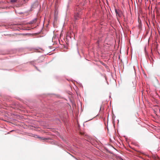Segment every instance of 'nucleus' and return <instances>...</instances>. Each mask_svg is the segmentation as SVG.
I'll use <instances>...</instances> for the list:
<instances>
[{
	"label": "nucleus",
	"mask_w": 160,
	"mask_h": 160,
	"mask_svg": "<svg viewBox=\"0 0 160 160\" xmlns=\"http://www.w3.org/2000/svg\"><path fill=\"white\" fill-rule=\"evenodd\" d=\"M77 14L78 15H77L76 17L77 16V17H79V14H80V12H79V14H78V13Z\"/></svg>",
	"instance_id": "obj_5"
},
{
	"label": "nucleus",
	"mask_w": 160,
	"mask_h": 160,
	"mask_svg": "<svg viewBox=\"0 0 160 160\" xmlns=\"http://www.w3.org/2000/svg\"><path fill=\"white\" fill-rule=\"evenodd\" d=\"M75 18L76 19H77V18L76 17Z\"/></svg>",
	"instance_id": "obj_7"
},
{
	"label": "nucleus",
	"mask_w": 160,
	"mask_h": 160,
	"mask_svg": "<svg viewBox=\"0 0 160 160\" xmlns=\"http://www.w3.org/2000/svg\"><path fill=\"white\" fill-rule=\"evenodd\" d=\"M17 1V0H11V2L12 3H14Z\"/></svg>",
	"instance_id": "obj_3"
},
{
	"label": "nucleus",
	"mask_w": 160,
	"mask_h": 160,
	"mask_svg": "<svg viewBox=\"0 0 160 160\" xmlns=\"http://www.w3.org/2000/svg\"><path fill=\"white\" fill-rule=\"evenodd\" d=\"M41 140H47V139L46 138H41Z\"/></svg>",
	"instance_id": "obj_4"
},
{
	"label": "nucleus",
	"mask_w": 160,
	"mask_h": 160,
	"mask_svg": "<svg viewBox=\"0 0 160 160\" xmlns=\"http://www.w3.org/2000/svg\"><path fill=\"white\" fill-rule=\"evenodd\" d=\"M135 86H136V84H133V87L134 88V89H135Z\"/></svg>",
	"instance_id": "obj_6"
},
{
	"label": "nucleus",
	"mask_w": 160,
	"mask_h": 160,
	"mask_svg": "<svg viewBox=\"0 0 160 160\" xmlns=\"http://www.w3.org/2000/svg\"><path fill=\"white\" fill-rule=\"evenodd\" d=\"M36 21H37V19L36 18H35L32 21H31L30 23L33 24V23L36 22Z\"/></svg>",
	"instance_id": "obj_2"
},
{
	"label": "nucleus",
	"mask_w": 160,
	"mask_h": 160,
	"mask_svg": "<svg viewBox=\"0 0 160 160\" xmlns=\"http://www.w3.org/2000/svg\"><path fill=\"white\" fill-rule=\"evenodd\" d=\"M115 12L117 16L119 17H121L122 15V12L121 11L119 10H117L116 9H115Z\"/></svg>",
	"instance_id": "obj_1"
}]
</instances>
